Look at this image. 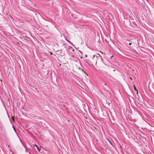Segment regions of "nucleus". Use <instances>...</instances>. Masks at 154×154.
Instances as JSON below:
<instances>
[{"label": "nucleus", "instance_id": "12", "mask_svg": "<svg viewBox=\"0 0 154 154\" xmlns=\"http://www.w3.org/2000/svg\"><path fill=\"white\" fill-rule=\"evenodd\" d=\"M51 54H52V53H51Z\"/></svg>", "mask_w": 154, "mask_h": 154}, {"label": "nucleus", "instance_id": "8", "mask_svg": "<svg viewBox=\"0 0 154 154\" xmlns=\"http://www.w3.org/2000/svg\"><path fill=\"white\" fill-rule=\"evenodd\" d=\"M129 45H131V43H130L129 44Z\"/></svg>", "mask_w": 154, "mask_h": 154}, {"label": "nucleus", "instance_id": "4", "mask_svg": "<svg viewBox=\"0 0 154 154\" xmlns=\"http://www.w3.org/2000/svg\"><path fill=\"white\" fill-rule=\"evenodd\" d=\"M34 146H35L36 148H38V147L37 146V145L36 144H35V145H34Z\"/></svg>", "mask_w": 154, "mask_h": 154}, {"label": "nucleus", "instance_id": "9", "mask_svg": "<svg viewBox=\"0 0 154 154\" xmlns=\"http://www.w3.org/2000/svg\"><path fill=\"white\" fill-rule=\"evenodd\" d=\"M111 42L113 43H114V42L112 41V40L111 41Z\"/></svg>", "mask_w": 154, "mask_h": 154}, {"label": "nucleus", "instance_id": "6", "mask_svg": "<svg viewBox=\"0 0 154 154\" xmlns=\"http://www.w3.org/2000/svg\"><path fill=\"white\" fill-rule=\"evenodd\" d=\"M109 143L111 144L112 145V143L110 141V140H109Z\"/></svg>", "mask_w": 154, "mask_h": 154}, {"label": "nucleus", "instance_id": "11", "mask_svg": "<svg viewBox=\"0 0 154 154\" xmlns=\"http://www.w3.org/2000/svg\"><path fill=\"white\" fill-rule=\"evenodd\" d=\"M85 56V57H87V55H86Z\"/></svg>", "mask_w": 154, "mask_h": 154}, {"label": "nucleus", "instance_id": "7", "mask_svg": "<svg viewBox=\"0 0 154 154\" xmlns=\"http://www.w3.org/2000/svg\"><path fill=\"white\" fill-rule=\"evenodd\" d=\"M78 51H79V52H80L81 53H82V52L81 51H80V50H78Z\"/></svg>", "mask_w": 154, "mask_h": 154}, {"label": "nucleus", "instance_id": "3", "mask_svg": "<svg viewBox=\"0 0 154 154\" xmlns=\"http://www.w3.org/2000/svg\"><path fill=\"white\" fill-rule=\"evenodd\" d=\"M13 128L14 130L15 131H16V130H15V128L14 127V126H13Z\"/></svg>", "mask_w": 154, "mask_h": 154}, {"label": "nucleus", "instance_id": "5", "mask_svg": "<svg viewBox=\"0 0 154 154\" xmlns=\"http://www.w3.org/2000/svg\"><path fill=\"white\" fill-rule=\"evenodd\" d=\"M134 90H135V91H137V90L136 88L134 87Z\"/></svg>", "mask_w": 154, "mask_h": 154}, {"label": "nucleus", "instance_id": "1", "mask_svg": "<svg viewBox=\"0 0 154 154\" xmlns=\"http://www.w3.org/2000/svg\"><path fill=\"white\" fill-rule=\"evenodd\" d=\"M65 39L68 42H69V43L70 44L72 45L75 48V49H77L74 46V45L72 43V42H71L70 41H69V40H68L66 38H65Z\"/></svg>", "mask_w": 154, "mask_h": 154}, {"label": "nucleus", "instance_id": "10", "mask_svg": "<svg viewBox=\"0 0 154 154\" xmlns=\"http://www.w3.org/2000/svg\"><path fill=\"white\" fill-rule=\"evenodd\" d=\"M14 119L13 118H12V120H14Z\"/></svg>", "mask_w": 154, "mask_h": 154}, {"label": "nucleus", "instance_id": "2", "mask_svg": "<svg viewBox=\"0 0 154 154\" xmlns=\"http://www.w3.org/2000/svg\"><path fill=\"white\" fill-rule=\"evenodd\" d=\"M37 149H38V151L40 152V149H41L39 148V147L37 148Z\"/></svg>", "mask_w": 154, "mask_h": 154}]
</instances>
